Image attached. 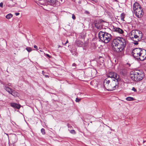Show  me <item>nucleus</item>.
Segmentation results:
<instances>
[{
    "instance_id": "nucleus-1",
    "label": "nucleus",
    "mask_w": 146,
    "mask_h": 146,
    "mask_svg": "<svg viewBox=\"0 0 146 146\" xmlns=\"http://www.w3.org/2000/svg\"><path fill=\"white\" fill-rule=\"evenodd\" d=\"M108 77L115 79L112 80L110 83V80L108 78L106 79L104 82V86L105 89L109 91H111L115 90L118 88V82L120 80L119 76L116 72L111 71L107 74Z\"/></svg>"
},
{
    "instance_id": "nucleus-2",
    "label": "nucleus",
    "mask_w": 146,
    "mask_h": 146,
    "mask_svg": "<svg viewBox=\"0 0 146 146\" xmlns=\"http://www.w3.org/2000/svg\"><path fill=\"white\" fill-rule=\"evenodd\" d=\"M113 50L117 53H120L118 56L119 58H121L124 55L123 51L126 45V40L120 37H118L113 39L112 41Z\"/></svg>"
},
{
    "instance_id": "nucleus-3",
    "label": "nucleus",
    "mask_w": 146,
    "mask_h": 146,
    "mask_svg": "<svg viewBox=\"0 0 146 146\" xmlns=\"http://www.w3.org/2000/svg\"><path fill=\"white\" fill-rule=\"evenodd\" d=\"M98 37L102 42L107 43L111 40L112 36L108 33L100 31L98 33Z\"/></svg>"
},
{
    "instance_id": "nucleus-4",
    "label": "nucleus",
    "mask_w": 146,
    "mask_h": 146,
    "mask_svg": "<svg viewBox=\"0 0 146 146\" xmlns=\"http://www.w3.org/2000/svg\"><path fill=\"white\" fill-rule=\"evenodd\" d=\"M130 34L131 36L130 37L131 39L133 40H136L137 41H140L143 36L142 32L138 30H133L131 32Z\"/></svg>"
},
{
    "instance_id": "nucleus-5",
    "label": "nucleus",
    "mask_w": 146,
    "mask_h": 146,
    "mask_svg": "<svg viewBox=\"0 0 146 146\" xmlns=\"http://www.w3.org/2000/svg\"><path fill=\"white\" fill-rule=\"evenodd\" d=\"M143 75L140 72L137 70L132 71L131 73V79L135 81H138L142 80Z\"/></svg>"
},
{
    "instance_id": "nucleus-6",
    "label": "nucleus",
    "mask_w": 146,
    "mask_h": 146,
    "mask_svg": "<svg viewBox=\"0 0 146 146\" xmlns=\"http://www.w3.org/2000/svg\"><path fill=\"white\" fill-rule=\"evenodd\" d=\"M134 58L138 60H144L146 58V50H142L141 53H139L138 56H136Z\"/></svg>"
},
{
    "instance_id": "nucleus-7",
    "label": "nucleus",
    "mask_w": 146,
    "mask_h": 146,
    "mask_svg": "<svg viewBox=\"0 0 146 146\" xmlns=\"http://www.w3.org/2000/svg\"><path fill=\"white\" fill-rule=\"evenodd\" d=\"M104 22L102 19H97L95 20L94 21V23L95 27L97 29H100L101 28L103 25V23Z\"/></svg>"
},
{
    "instance_id": "nucleus-8",
    "label": "nucleus",
    "mask_w": 146,
    "mask_h": 146,
    "mask_svg": "<svg viewBox=\"0 0 146 146\" xmlns=\"http://www.w3.org/2000/svg\"><path fill=\"white\" fill-rule=\"evenodd\" d=\"M145 49L140 48H136L133 50L132 51V54L135 58L136 56H138L139 53H141L142 50Z\"/></svg>"
},
{
    "instance_id": "nucleus-9",
    "label": "nucleus",
    "mask_w": 146,
    "mask_h": 146,
    "mask_svg": "<svg viewBox=\"0 0 146 146\" xmlns=\"http://www.w3.org/2000/svg\"><path fill=\"white\" fill-rule=\"evenodd\" d=\"M134 12L135 15L138 18H141L144 15V12L142 8L134 11Z\"/></svg>"
},
{
    "instance_id": "nucleus-10",
    "label": "nucleus",
    "mask_w": 146,
    "mask_h": 146,
    "mask_svg": "<svg viewBox=\"0 0 146 146\" xmlns=\"http://www.w3.org/2000/svg\"><path fill=\"white\" fill-rule=\"evenodd\" d=\"M9 143L11 142L13 144H14L17 141V137L16 135H14L10 136L9 138Z\"/></svg>"
},
{
    "instance_id": "nucleus-11",
    "label": "nucleus",
    "mask_w": 146,
    "mask_h": 146,
    "mask_svg": "<svg viewBox=\"0 0 146 146\" xmlns=\"http://www.w3.org/2000/svg\"><path fill=\"white\" fill-rule=\"evenodd\" d=\"M111 28L113 31L116 32L120 34H122L124 32L123 31L119 28H117L113 26Z\"/></svg>"
},
{
    "instance_id": "nucleus-12",
    "label": "nucleus",
    "mask_w": 146,
    "mask_h": 146,
    "mask_svg": "<svg viewBox=\"0 0 146 146\" xmlns=\"http://www.w3.org/2000/svg\"><path fill=\"white\" fill-rule=\"evenodd\" d=\"M53 1H54V3L53 5H52L54 6H59L60 4H62L64 2L63 0H53Z\"/></svg>"
},
{
    "instance_id": "nucleus-13",
    "label": "nucleus",
    "mask_w": 146,
    "mask_h": 146,
    "mask_svg": "<svg viewBox=\"0 0 146 146\" xmlns=\"http://www.w3.org/2000/svg\"><path fill=\"white\" fill-rule=\"evenodd\" d=\"M140 5L139 3L137 2L135 3L133 6V11H135L138 9L140 8H141Z\"/></svg>"
},
{
    "instance_id": "nucleus-14",
    "label": "nucleus",
    "mask_w": 146,
    "mask_h": 146,
    "mask_svg": "<svg viewBox=\"0 0 146 146\" xmlns=\"http://www.w3.org/2000/svg\"><path fill=\"white\" fill-rule=\"evenodd\" d=\"M11 106L13 108L19 109L21 107V105L17 103H12L11 104Z\"/></svg>"
},
{
    "instance_id": "nucleus-15",
    "label": "nucleus",
    "mask_w": 146,
    "mask_h": 146,
    "mask_svg": "<svg viewBox=\"0 0 146 146\" xmlns=\"http://www.w3.org/2000/svg\"><path fill=\"white\" fill-rule=\"evenodd\" d=\"M75 43L76 45L79 47L82 46L84 44L83 42L79 40H77L76 41Z\"/></svg>"
},
{
    "instance_id": "nucleus-16",
    "label": "nucleus",
    "mask_w": 146,
    "mask_h": 146,
    "mask_svg": "<svg viewBox=\"0 0 146 146\" xmlns=\"http://www.w3.org/2000/svg\"><path fill=\"white\" fill-rule=\"evenodd\" d=\"M120 73L122 75H125L126 74L127 71L125 69H122L120 70Z\"/></svg>"
},
{
    "instance_id": "nucleus-17",
    "label": "nucleus",
    "mask_w": 146,
    "mask_h": 146,
    "mask_svg": "<svg viewBox=\"0 0 146 146\" xmlns=\"http://www.w3.org/2000/svg\"><path fill=\"white\" fill-rule=\"evenodd\" d=\"M4 89L7 91L8 92L9 94L10 93L11 91H12L13 90L11 88H10L6 86L5 87Z\"/></svg>"
},
{
    "instance_id": "nucleus-18",
    "label": "nucleus",
    "mask_w": 146,
    "mask_h": 146,
    "mask_svg": "<svg viewBox=\"0 0 146 146\" xmlns=\"http://www.w3.org/2000/svg\"><path fill=\"white\" fill-rule=\"evenodd\" d=\"M126 99L128 101H132L135 100L133 98L131 97H128L126 98Z\"/></svg>"
},
{
    "instance_id": "nucleus-19",
    "label": "nucleus",
    "mask_w": 146,
    "mask_h": 146,
    "mask_svg": "<svg viewBox=\"0 0 146 146\" xmlns=\"http://www.w3.org/2000/svg\"><path fill=\"white\" fill-rule=\"evenodd\" d=\"M10 94L15 96L17 95V93L13 90L11 91Z\"/></svg>"
},
{
    "instance_id": "nucleus-20",
    "label": "nucleus",
    "mask_w": 146,
    "mask_h": 146,
    "mask_svg": "<svg viewBox=\"0 0 146 146\" xmlns=\"http://www.w3.org/2000/svg\"><path fill=\"white\" fill-rule=\"evenodd\" d=\"M13 15L9 13L6 16V18H11L13 17Z\"/></svg>"
},
{
    "instance_id": "nucleus-21",
    "label": "nucleus",
    "mask_w": 146,
    "mask_h": 146,
    "mask_svg": "<svg viewBox=\"0 0 146 146\" xmlns=\"http://www.w3.org/2000/svg\"><path fill=\"white\" fill-rule=\"evenodd\" d=\"M84 34L82 33L80 34L79 38H80L84 39Z\"/></svg>"
},
{
    "instance_id": "nucleus-22",
    "label": "nucleus",
    "mask_w": 146,
    "mask_h": 146,
    "mask_svg": "<svg viewBox=\"0 0 146 146\" xmlns=\"http://www.w3.org/2000/svg\"><path fill=\"white\" fill-rule=\"evenodd\" d=\"M82 0H74V2L76 3H78L80 4L81 3V1Z\"/></svg>"
},
{
    "instance_id": "nucleus-23",
    "label": "nucleus",
    "mask_w": 146,
    "mask_h": 146,
    "mask_svg": "<svg viewBox=\"0 0 146 146\" xmlns=\"http://www.w3.org/2000/svg\"><path fill=\"white\" fill-rule=\"evenodd\" d=\"M47 1H48L49 2L50 4L51 5H53L54 3V1H53V0H46Z\"/></svg>"
},
{
    "instance_id": "nucleus-24",
    "label": "nucleus",
    "mask_w": 146,
    "mask_h": 146,
    "mask_svg": "<svg viewBox=\"0 0 146 146\" xmlns=\"http://www.w3.org/2000/svg\"><path fill=\"white\" fill-rule=\"evenodd\" d=\"M26 49L29 52H31L32 50L31 48L30 47H27Z\"/></svg>"
},
{
    "instance_id": "nucleus-25",
    "label": "nucleus",
    "mask_w": 146,
    "mask_h": 146,
    "mask_svg": "<svg viewBox=\"0 0 146 146\" xmlns=\"http://www.w3.org/2000/svg\"><path fill=\"white\" fill-rule=\"evenodd\" d=\"M125 14L124 13H122L121 15V18H124L125 17Z\"/></svg>"
},
{
    "instance_id": "nucleus-26",
    "label": "nucleus",
    "mask_w": 146,
    "mask_h": 146,
    "mask_svg": "<svg viewBox=\"0 0 146 146\" xmlns=\"http://www.w3.org/2000/svg\"><path fill=\"white\" fill-rule=\"evenodd\" d=\"M41 132L42 134H45V129L44 128H42L41 130Z\"/></svg>"
},
{
    "instance_id": "nucleus-27",
    "label": "nucleus",
    "mask_w": 146,
    "mask_h": 146,
    "mask_svg": "<svg viewBox=\"0 0 146 146\" xmlns=\"http://www.w3.org/2000/svg\"><path fill=\"white\" fill-rule=\"evenodd\" d=\"M133 41H134L135 42H134V44L135 45H137L138 44V41H137V40H133Z\"/></svg>"
},
{
    "instance_id": "nucleus-28",
    "label": "nucleus",
    "mask_w": 146,
    "mask_h": 146,
    "mask_svg": "<svg viewBox=\"0 0 146 146\" xmlns=\"http://www.w3.org/2000/svg\"><path fill=\"white\" fill-rule=\"evenodd\" d=\"M99 64L100 65V66H104V61L103 60H102V62L100 63H99Z\"/></svg>"
},
{
    "instance_id": "nucleus-29",
    "label": "nucleus",
    "mask_w": 146,
    "mask_h": 146,
    "mask_svg": "<svg viewBox=\"0 0 146 146\" xmlns=\"http://www.w3.org/2000/svg\"><path fill=\"white\" fill-rule=\"evenodd\" d=\"M81 100V99L80 98H77L76 99V100H75V101L76 102H79Z\"/></svg>"
},
{
    "instance_id": "nucleus-30",
    "label": "nucleus",
    "mask_w": 146,
    "mask_h": 146,
    "mask_svg": "<svg viewBox=\"0 0 146 146\" xmlns=\"http://www.w3.org/2000/svg\"><path fill=\"white\" fill-rule=\"evenodd\" d=\"M84 13L88 15H89V14H90V12L88 11H85L84 12Z\"/></svg>"
},
{
    "instance_id": "nucleus-31",
    "label": "nucleus",
    "mask_w": 146,
    "mask_h": 146,
    "mask_svg": "<svg viewBox=\"0 0 146 146\" xmlns=\"http://www.w3.org/2000/svg\"><path fill=\"white\" fill-rule=\"evenodd\" d=\"M3 4L2 2L0 3V7L2 8L3 7Z\"/></svg>"
},
{
    "instance_id": "nucleus-32",
    "label": "nucleus",
    "mask_w": 146,
    "mask_h": 146,
    "mask_svg": "<svg viewBox=\"0 0 146 146\" xmlns=\"http://www.w3.org/2000/svg\"><path fill=\"white\" fill-rule=\"evenodd\" d=\"M68 40H67V41H66V42L64 43H63V42H62V44H63V45H66V44H67V43H68Z\"/></svg>"
},
{
    "instance_id": "nucleus-33",
    "label": "nucleus",
    "mask_w": 146,
    "mask_h": 146,
    "mask_svg": "<svg viewBox=\"0 0 146 146\" xmlns=\"http://www.w3.org/2000/svg\"><path fill=\"white\" fill-rule=\"evenodd\" d=\"M132 90H133L134 92L136 91V90L134 87H133L132 89Z\"/></svg>"
},
{
    "instance_id": "nucleus-34",
    "label": "nucleus",
    "mask_w": 146,
    "mask_h": 146,
    "mask_svg": "<svg viewBox=\"0 0 146 146\" xmlns=\"http://www.w3.org/2000/svg\"><path fill=\"white\" fill-rule=\"evenodd\" d=\"M15 15L16 16H18L19 15V13H15Z\"/></svg>"
},
{
    "instance_id": "nucleus-35",
    "label": "nucleus",
    "mask_w": 146,
    "mask_h": 146,
    "mask_svg": "<svg viewBox=\"0 0 146 146\" xmlns=\"http://www.w3.org/2000/svg\"><path fill=\"white\" fill-rule=\"evenodd\" d=\"M34 47L35 48L37 49V47L36 45H34Z\"/></svg>"
},
{
    "instance_id": "nucleus-36",
    "label": "nucleus",
    "mask_w": 146,
    "mask_h": 146,
    "mask_svg": "<svg viewBox=\"0 0 146 146\" xmlns=\"http://www.w3.org/2000/svg\"><path fill=\"white\" fill-rule=\"evenodd\" d=\"M46 55L49 58H51V56H50L49 54H47Z\"/></svg>"
},
{
    "instance_id": "nucleus-37",
    "label": "nucleus",
    "mask_w": 146,
    "mask_h": 146,
    "mask_svg": "<svg viewBox=\"0 0 146 146\" xmlns=\"http://www.w3.org/2000/svg\"><path fill=\"white\" fill-rule=\"evenodd\" d=\"M44 76L46 78H49V76L47 75H44Z\"/></svg>"
},
{
    "instance_id": "nucleus-38",
    "label": "nucleus",
    "mask_w": 146,
    "mask_h": 146,
    "mask_svg": "<svg viewBox=\"0 0 146 146\" xmlns=\"http://www.w3.org/2000/svg\"><path fill=\"white\" fill-rule=\"evenodd\" d=\"M73 65H74V66H76V64L75 63H74Z\"/></svg>"
},
{
    "instance_id": "nucleus-39",
    "label": "nucleus",
    "mask_w": 146,
    "mask_h": 146,
    "mask_svg": "<svg viewBox=\"0 0 146 146\" xmlns=\"http://www.w3.org/2000/svg\"><path fill=\"white\" fill-rule=\"evenodd\" d=\"M5 134H6V135H7V136H8V138H9V136H8V134L7 133H5Z\"/></svg>"
},
{
    "instance_id": "nucleus-40",
    "label": "nucleus",
    "mask_w": 146,
    "mask_h": 146,
    "mask_svg": "<svg viewBox=\"0 0 146 146\" xmlns=\"http://www.w3.org/2000/svg\"><path fill=\"white\" fill-rule=\"evenodd\" d=\"M76 18L75 16L74 15V18Z\"/></svg>"
},
{
    "instance_id": "nucleus-41",
    "label": "nucleus",
    "mask_w": 146,
    "mask_h": 146,
    "mask_svg": "<svg viewBox=\"0 0 146 146\" xmlns=\"http://www.w3.org/2000/svg\"><path fill=\"white\" fill-rule=\"evenodd\" d=\"M73 131V130H71V131H70V132L71 133H72V131Z\"/></svg>"
},
{
    "instance_id": "nucleus-42",
    "label": "nucleus",
    "mask_w": 146,
    "mask_h": 146,
    "mask_svg": "<svg viewBox=\"0 0 146 146\" xmlns=\"http://www.w3.org/2000/svg\"><path fill=\"white\" fill-rule=\"evenodd\" d=\"M75 131L74 130V134H75Z\"/></svg>"
},
{
    "instance_id": "nucleus-43",
    "label": "nucleus",
    "mask_w": 146,
    "mask_h": 146,
    "mask_svg": "<svg viewBox=\"0 0 146 146\" xmlns=\"http://www.w3.org/2000/svg\"><path fill=\"white\" fill-rule=\"evenodd\" d=\"M73 14H72V18H73Z\"/></svg>"
},
{
    "instance_id": "nucleus-44",
    "label": "nucleus",
    "mask_w": 146,
    "mask_h": 146,
    "mask_svg": "<svg viewBox=\"0 0 146 146\" xmlns=\"http://www.w3.org/2000/svg\"><path fill=\"white\" fill-rule=\"evenodd\" d=\"M121 19V20H123V21H124V19Z\"/></svg>"
},
{
    "instance_id": "nucleus-45",
    "label": "nucleus",
    "mask_w": 146,
    "mask_h": 146,
    "mask_svg": "<svg viewBox=\"0 0 146 146\" xmlns=\"http://www.w3.org/2000/svg\"><path fill=\"white\" fill-rule=\"evenodd\" d=\"M43 72H44H44L43 71H42V73H43Z\"/></svg>"
},
{
    "instance_id": "nucleus-46",
    "label": "nucleus",
    "mask_w": 146,
    "mask_h": 146,
    "mask_svg": "<svg viewBox=\"0 0 146 146\" xmlns=\"http://www.w3.org/2000/svg\"><path fill=\"white\" fill-rule=\"evenodd\" d=\"M70 51H71V52H72V50H70Z\"/></svg>"
},
{
    "instance_id": "nucleus-47",
    "label": "nucleus",
    "mask_w": 146,
    "mask_h": 146,
    "mask_svg": "<svg viewBox=\"0 0 146 146\" xmlns=\"http://www.w3.org/2000/svg\"><path fill=\"white\" fill-rule=\"evenodd\" d=\"M8 85H9V84H8Z\"/></svg>"
}]
</instances>
